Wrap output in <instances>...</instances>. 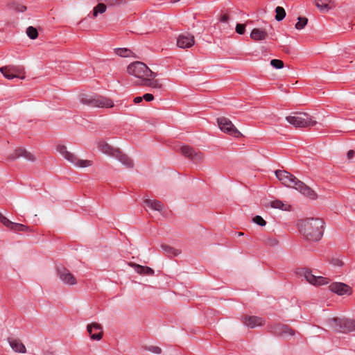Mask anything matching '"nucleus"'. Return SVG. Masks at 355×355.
<instances>
[{
    "label": "nucleus",
    "mask_w": 355,
    "mask_h": 355,
    "mask_svg": "<svg viewBox=\"0 0 355 355\" xmlns=\"http://www.w3.org/2000/svg\"><path fill=\"white\" fill-rule=\"evenodd\" d=\"M300 232L311 241H318L323 236L324 222L319 218H309L297 223Z\"/></svg>",
    "instance_id": "obj_1"
},
{
    "label": "nucleus",
    "mask_w": 355,
    "mask_h": 355,
    "mask_svg": "<svg viewBox=\"0 0 355 355\" xmlns=\"http://www.w3.org/2000/svg\"><path fill=\"white\" fill-rule=\"evenodd\" d=\"M276 178L285 186L293 187L299 191L302 194L311 199L316 197V193L303 182L299 180L291 173L282 170H277L275 172Z\"/></svg>",
    "instance_id": "obj_2"
},
{
    "label": "nucleus",
    "mask_w": 355,
    "mask_h": 355,
    "mask_svg": "<svg viewBox=\"0 0 355 355\" xmlns=\"http://www.w3.org/2000/svg\"><path fill=\"white\" fill-rule=\"evenodd\" d=\"M328 326L334 331L348 334L355 331V320L346 318H334L327 320Z\"/></svg>",
    "instance_id": "obj_3"
},
{
    "label": "nucleus",
    "mask_w": 355,
    "mask_h": 355,
    "mask_svg": "<svg viewBox=\"0 0 355 355\" xmlns=\"http://www.w3.org/2000/svg\"><path fill=\"white\" fill-rule=\"evenodd\" d=\"M80 101L85 105L92 107H114V102L106 97L96 94H82L80 96Z\"/></svg>",
    "instance_id": "obj_4"
},
{
    "label": "nucleus",
    "mask_w": 355,
    "mask_h": 355,
    "mask_svg": "<svg viewBox=\"0 0 355 355\" xmlns=\"http://www.w3.org/2000/svg\"><path fill=\"white\" fill-rule=\"evenodd\" d=\"M128 73L136 78L142 79V83L147 78H154L157 74L152 71L144 63L141 62H135L128 65L127 68Z\"/></svg>",
    "instance_id": "obj_5"
},
{
    "label": "nucleus",
    "mask_w": 355,
    "mask_h": 355,
    "mask_svg": "<svg viewBox=\"0 0 355 355\" xmlns=\"http://www.w3.org/2000/svg\"><path fill=\"white\" fill-rule=\"evenodd\" d=\"M286 121L295 128H306L315 125L317 122L306 113H299L295 116H288Z\"/></svg>",
    "instance_id": "obj_6"
},
{
    "label": "nucleus",
    "mask_w": 355,
    "mask_h": 355,
    "mask_svg": "<svg viewBox=\"0 0 355 355\" xmlns=\"http://www.w3.org/2000/svg\"><path fill=\"white\" fill-rule=\"evenodd\" d=\"M57 150L65 159L76 166L85 168L91 165L90 161L78 159L76 155L68 151L67 147L64 145H58L57 146Z\"/></svg>",
    "instance_id": "obj_7"
},
{
    "label": "nucleus",
    "mask_w": 355,
    "mask_h": 355,
    "mask_svg": "<svg viewBox=\"0 0 355 355\" xmlns=\"http://www.w3.org/2000/svg\"><path fill=\"white\" fill-rule=\"evenodd\" d=\"M268 329L271 334L279 337L287 338L292 337L295 335V332L293 329L283 324H274L270 325Z\"/></svg>",
    "instance_id": "obj_8"
},
{
    "label": "nucleus",
    "mask_w": 355,
    "mask_h": 355,
    "mask_svg": "<svg viewBox=\"0 0 355 355\" xmlns=\"http://www.w3.org/2000/svg\"><path fill=\"white\" fill-rule=\"evenodd\" d=\"M217 123L219 128L223 132L235 137H239L241 135L240 132L235 128L230 119L225 117H220L217 119Z\"/></svg>",
    "instance_id": "obj_9"
},
{
    "label": "nucleus",
    "mask_w": 355,
    "mask_h": 355,
    "mask_svg": "<svg viewBox=\"0 0 355 355\" xmlns=\"http://www.w3.org/2000/svg\"><path fill=\"white\" fill-rule=\"evenodd\" d=\"M300 275L304 276L305 279L313 285H325L329 283L328 279L322 276H315L309 269H302Z\"/></svg>",
    "instance_id": "obj_10"
},
{
    "label": "nucleus",
    "mask_w": 355,
    "mask_h": 355,
    "mask_svg": "<svg viewBox=\"0 0 355 355\" xmlns=\"http://www.w3.org/2000/svg\"><path fill=\"white\" fill-rule=\"evenodd\" d=\"M181 153L193 163H198L202 160L203 155L201 152L194 149L189 146H182L180 147Z\"/></svg>",
    "instance_id": "obj_11"
},
{
    "label": "nucleus",
    "mask_w": 355,
    "mask_h": 355,
    "mask_svg": "<svg viewBox=\"0 0 355 355\" xmlns=\"http://www.w3.org/2000/svg\"><path fill=\"white\" fill-rule=\"evenodd\" d=\"M57 273L63 284L69 286H73L76 284V279L68 269L62 266L58 267Z\"/></svg>",
    "instance_id": "obj_12"
},
{
    "label": "nucleus",
    "mask_w": 355,
    "mask_h": 355,
    "mask_svg": "<svg viewBox=\"0 0 355 355\" xmlns=\"http://www.w3.org/2000/svg\"><path fill=\"white\" fill-rule=\"evenodd\" d=\"M194 43V37L189 33L181 34L177 38V46L181 49L190 48Z\"/></svg>",
    "instance_id": "obj_13"
},
{
    "label": "nucleus",
    "mask_w": 355,
    "mask_h": 355,
    "mask_svg": "<svg viewBox=\"0 0 355 355\" xmlns=\"http://www.w3.org/2000/svg\"><path fill=\"white\" fill-rule=\"evenodd\" d=\"M87 331L92 340H99L101 339L103 336L101 326L96 323H92L88 324L87 327Z\"/></svg>",
    "instance_id": "obj_14"
},
{
    "label": "nucleus",
    "mask_w": 355,
    "mask_h": 355,
    "mask_svg": "<svg viewBox=\"0 0 355 355\" xmlns=\"http://www.w3.org/2000/svg\"><path fill=\"white\" fill-rule=\"evenodd\" d=\"M243 323L248 328H255L262 326L264 323L263 318L257 316L245 315L243 318Z\"/></svg>",
    "instance_id": "obj_15"
},
{
    "label": "nucleus",
    "mask_w": 355,
    "mask_h": 355,
    "mask_svg": "<svg viewBox=\"0 0 355 355\" xmlns=\"http://www.w3.org/2000/svg\"><path fill=\"white\" fill-rule=\"evenodd\" d=\"M19 157H24L28 161L33 162L35 159V157L33 154H31L30 152H28L26 149L19 148L17 149L14 153L11 154L8 159L10 160H15L16 159Z\"/></svg>",
    "instance_id": "obj_16"
},
{
    "label": "nucleus",
    "mask_w": 355,
    "mask_h": 355,
    "mask_svg": "<svg viewBox=\"0 0 355 355\" xmlns=\"http://www.w3.org/2000/svg\"><path fill=\"white\" fill-rule=\"evenodd\" d=\"M329 290L339 295L350 294V287L344 283L335 282L329 286Z\"/></svg>",
    "instance_id": "obj_17"
},
{
    "label": "nucleus",
    "mask_w": 355,
    "mask_h": 355,
    "mask_svg": "<svg viewBox=\"0 0 355 355\" xmlns=\"http://www.w3.org/2000/svg\"><path fill=\"white\" fill-rule=\"evenodd\" d=\"M9 345L15 352L18 353H26V349L21 341L17 338H9L8 339Z\"/></svg>",
    "instance_id": "obj_18"
},
{
    "label": "nucleus",
    "mask_w": 355,
    "mask_h": 355,
    "mask_svg": "<svg viewBox=\"0 0 355 355\" xmlns=\"http://www.w3.org/2000/svg\"><path fill=\"white\" fill-rule=\"evenodd\" d=\"M144 202L150 209L155 210V211H157L160 212L161 214H164V212H163L164 205L160 201L157 200L145 198L144 200Z\"/></svg>",
    "instance_id": "obj_19"
},
{
    "label": "nucleus",
    "mask_w": 355,
    "mask_h": 355,
    "mask_svg": "<svg viewBox=\"0 0 355 355\" xmlns=\"http://www.w3.org/2000/svg\"><path fill=\"white\" fill-rule=\"evenodd\" d=\"M98 148L101 153L112 157L118 150V149L113 148L105 141H99L98 144Z\"/></svg>",
    "instance_id": "obj_20"
},
{
    "label": "nucleus",
    "mask_w": 355,
    "mask_h": 355,
    "mask_svg": "<svg viewBox=\"0 0 355 355\" xmlns=\"http://www.w3.org/2000/svg\"><path fill=\"white\" fill-rule=\"evenodd\" d=\"M114 158L118 159L122 164L128 168L133 167L132 161L125 154L122 153L120 150H117L114 155Z\"/></svg>",
    "instance_id": "obj_21"
},
{
    "label": "nucleus",
    "mask_w": 355,
    "mask_h": 355,
    "mask_svg": "<svg viewBox=\"0 0 355 355\" xmlns=\"http://www.w3.org/2000/svg\"><path fill=\"white\" fill-rule=\"evenodd\" d=\"M332 2V0H315V4L317 8L321 12H328L332 8L330 3Z\"/></svg>",
    "instance_id": "obj_22"
},
{
    "label": "nucleus",
    "mask_w": 355,
    "mask_h": 355,
    "mask_svg": "<svg viewBox=\"0 0 355 355\" xmlns=\"http://www.w3.org/2000/svg\"><path fill=\"white\" fill-rule=\"evenodd\" d=\"M135 272L140 275H153L154 274V270L148 266H141L135 263H130Z\"/></svg>",
    "instance_id": "obj_23"
},
{
    "label": "nucleus",
    "mask_w": 355,
    "mask_h": 355,
    "mask_svg": "<svg viewBox=\"0 0 355 355\" xmlns=\"http://www.w3.org/2000/svg\"><path fill=\"white\" fill-rule=\"evenodd\" d=\"M267 36V32L261 28H254L250 33V37L256 41L264 40Z\"/></svg>",
    "instance_id": "obj_24"
},
{
    "label": "nucleus",
    "mask_w": 355,
    "mask_h": 355,
    "mask_svg": "<svg viewBox=\"0 0 355 355\" xmlns=\"http://www.w3.org/2000/svg\"><path fill=\"white\" fill-rule=\"evenodd\" d=\"M270 207L275 209H279L283 211L290 210L291 205L284 203L279 200H274L270 202Z\"/></svg>",
    "instance_id": "obj_25"
},
{
    "label": "nucleus",
    "mask_w": 355,
    "mask_h": 355,
    "mask_svg": "<svg viewBox=\"0 0 355 355\" xmlns=\"http://www.w3.org/2000/svg\"><path fill=\"white\" fill-rule=\"evenodd\" d=\"M153 78H147L144 79V82L142 85L144 86L150 87L153 89H161L162 87V84L157 80H153Z\"/></svg>",
    "instance_id": "obj_26"
},
{
    "label": "nucleus",
    "mask_w": 355,
    "mask_h": 355,
    "mask_svg": "<svg viewBox=\"0 0 355 355\" xmlns=\"http://www.w3.org/2000/svg\"><path fill=\"white\" fill-rule=\"evenodd\" d=\"M7 227L14 232H27L29 230L28 226L21 223H13L12 221L10 222V224Z\"/></svg>",
    "instance_id": "obj_27"
},
{
    "label": "nucleus",
    "mask_w": 355,
    "mask_h": 355,
    "mask_svg": "<svg viewBox=\"0 0 355 355\" xmlns=\"http://www.w3.org/2000/svg\"><path fill=\"white\" fill-rule=\"evenodd\" d=\"M161 248L168 256H177L180 253L178 250L166 244H162Z\"/></svg>",
    "instance_id": "obj_28"
},
{
    "label": "nucleus",
    "mask_w": 355,
    "mask_h": 355,
    "mask_svg": "<svg viewBox=\"0 0 355 355\" xmlns=\"http://www.w3.org/2000/svg\"><path fill=\"white\" fill-rule=\"evenodd\" d=\"M114 51L116 55L123 58L130 57L132 54V51L126 48H117L114 49Z\"/></svg>",
    "instance_id": "obj_29"
},
{
    "label": "nucleus",
    "mask_w": 355,
    "mask_h": 355,
    "mask_svg": "<svg viewBox=\"0 0 355 355\" xmlns=\"http://www.w3.org/2000/svg\"><path fill=\"white\" fill-rule=\"evenodd\" d=\"M106 5L103 2H100L94 8L93 15L97 17L98 13L103 14L106 11Z\"/></svg>",
    "instance_id": "obj_30"
},
{
    "label": "nucleus",
    "mask_w": 355,
    "mask_h": 355,
    "mask_svg": "<svg viewBox=\"0 0 355 355\" xmlns=\"http://www.w3.org/2000/svg\"><path fill=\"white\" fill-rule=\"evenodd\" d=\"M275 12H276L275 19L277 21H281L286 17V11L283 7L277 6L275 8Z\"/></svg>",
    "instance_id": "obj_31"
},
{
    "label": "nucleus",
    "mask_w": 355,
    "mask_h": 355,
    "mask_svg": "<svg viewBox=\"0 0 355 355\" xmlns=\"http://www.w3.org/2000/svg\"><path fill=\"white\" fill-rule=\"evenodd\" d=\"M6 69H9L13 73L17 74L19 76L23 71V69L22 68H21L19 67H17V66H12V65L1 67L0 68V71H3Z\"/></svg>",
    "instance_id": "obj_32"
},
{
    "label": "nucleus",
    "mask_w": 355,
    "mask_h": 355,
    "mask_svg": "<svg viewBox=\"0 0 355 355\" xmlns=\"http://www.w3.org/2000/svg\"><path fill=\"white\" fill-rule=\"evenodd\" d=\"M298 21L295 24V28L297 30L303 29L307 24L308 19L304 17H299Z\"/></svg>",
    "instance_id": "obj_33"
},
{
    "label": "nucleus",
    "mask_w": 355,
    "mask_h": 355,
    "mask_svg": "<svg viewBox=\"0 0 355 355\" xmlns=\"http://www.w3.org/2000/svg\"><path fill=\"white\" fill-rule=\"evenodd\" d=\"M26 34L31 40H35L38 36L37 30L33 26H29L27 28Z\"/></svg>",
    "instance_id": "obj_34"
},
{
    "label": "nucleus",
    "mask_w": 355,
    "mask_h": 355,
    "mask_svg": "<svg viewBox=\"0 0 355 355\" xmlns=\"http://www.w3.org/2000/svg\"><path fill=\"white\" fill-rule=\"evenodd\" d=\"M1 72L3 73V76L5 78H6L7 79H8V80H11V79H13L15 78H19L21 79H23L24 78V76L20 77V76H19V75L13 73L9 69H6L5 71H1Z\"/></svg>",
    "instance_id": "obj_35"
},
{
    "label": "nucleus",
    "mask_w": 355,
    "mask_h": 355,
    "mask_svg": "<svg viewBox=\"0 0 355 355\" xmlns=\"http://www.w3.org/2000/svg\"><path fill=\"white\" fill-rule=\"evenodd\" d=\"M270 64L274 68L279 69L284 67V62L281 60L272 59L270 61Z\"/></svg>",
    "instance_id": "obj_36"
},
{
    "label": "nucleus",
    "mask_w": 355,
    "mask_h": 355,
    "mask_svg": "<svg viewBox=\"0 0 355 355\" xmlns=\"http://www.w3.org/2000/svg\"><path fill=\"white\" fill-rule=\"evenodd\" d=\"M99 2H103L108 6H115L121 3V0H98Z\"/></svg>",
    "instance_id": "obj_37"
},
{
    "label": "nucleus",
    "mask_w": 355,
    "mask_h": 355,
    "mask_svg": "<svg viewBox=\"0 0 355 355\" xmlns=\"http://www.w3.org/2000/svg\"><path fill=\"white\" fill-rule=\"evenodd\" d=\"M252 220L259 226H265L266 224V220L260 216H256L253 218Z\"/></svg>",
    "instance_id": "obj_38"
},
{
    "label": "nucleus",
    "mask_w": 355,
    "mask_h": 355,
    "mask_svg": "<svg viewBox=\"0 0 355 355\" xmlns=\"http://www.w3.org/2000/svg\"><path fill=\"white\" fill-rule=\"evenodd\" d=\"M330 263L331 264L336 267H341L343 265V261L336 257L332 258L330 260Z\"/></svg>",
    "instance_id": "obj_39"
},
{
    "label": "nucleus",
    "mask_w": 355,
    "mask_h": 355,
    "mask_svg": "<svg viewBox=\"0 0 355 355\" xmlns=\"http://www.w3.org/2000/svg\"><path fill=\"white\" fill-rule=\"evenodd\" d=\"M146 349L152 353L159 354L162 352V349L160 347L157 346H149L146 347Z\"/></svg>",
    "instance_id": "obj_40"
},
{
    "label": "nucleus",
    "mask_w": 355,
    "mask_h": 355,
    "mask_svg": "<svg viewBox=\"0 0 355 355\" xmlns=\"http://www.w3.org/2000/svg\"><path fill=\"white\" fill-rule=\"evenodd\" d=\"M245 26L242 24H237L236 26V32L240 35H243L245 33Z\"/></svg>",
    "instance_id": "obj_41"
},
{
    "label": "nucleus",
    "mask_w": 355,
    "mask_h": 355,
    "mask_svg": "<svg viewBox=\"0 0 355 355\" xmlns=\"http://www.w3.org/2000/svg\"><path fill=\"white\" fill-rule=\"evenodd\" d=\"M0 222H1L6 227L8 226L10 220L7 218L0 211Z\"/></svg>",
    "instance_id": "obj_42"
},
{
    "label": "nucleus",
    "mask_w": 355,
    "mask_h": 355,
    "mask_svg": "<svg viewBox=\"0 0 355 355\" xmlns=\"http://www.w3.org/2000/svg\"><path fill=\"white\" fill-rule=\"evenodd\" d=\"M266 243L270 246H276L278 244V241L275 238H268L266 240Z\"/></svg>",
    "instance_id": "obj_43"
},
{
    "label": "nucleus",
    "mask_w": 355,
    "mask_h": 355,
    "mask_svg": "<svg viewBox=\"0 0 355 355\" xmlns=\"http://www.w3.org/2000/svg\"><path fill=\"white\" fill-rule=\"evenodd\" d=\"M143 99L147 102H150L154 99V96L151 94H145L143 96Z\"/></svg>",
    "instance_id": "obj_44"
},
{
    "label": "nucleus",
    "mask_w": 355,
    "mask_h": 355,
    "mask_svg": "<svg viewBox=\"0 0 355 355\" xmlns=\"http://www.w3.org/2000/svg\"><path fill=\"white\" fill-rule=\"evenodd\" d=\"M27 8L26 6H24V5H18L16 8H15V10L17 12H24L26 10Z\"/></svg>",
    "instance_id": "obj_45"
},
{
    "label": "nucleus",
    "mask_w": 355,
    "mask_h": 355,
    "mask_svg": "<svg viewBox=\"0 0 355 355\" xmlns=\"http://www.w3.org/2000/svg\"><path fill=\"white\" fill-rule=\"evenodd\" d=\"M229 20V17L227 15H223L220 17V21L223 23H227Z\"/></svg>",
    "instance_id": "obj_46"
},
{
    "label": "nucleus",
    "mask_w": 355,
    "mask_h": 355,
    "mask_svg": "<svg viewBox=\"0 0 355 355\" xmlns=\"http://www.w3.org/2000/svg\"><path fill=\"white\" fill-rule=\"evenodd\" d=\"M354 155V151L353 150H349L347 153V159H352Z\"/></svg>",
    "instance_id": "obj_47"
},
{
    "label": "nucleus",
    "mask_w": 355,
    "mask_h": 355,
    "mask_svg": "<svg viewBox=\"0 0 355 355\" xmlns=\"http://www.w3.org/2000/svg\"><path fill=\"white\" fill-rule=\"evenodd\" d=\"M143 100V96H137L134 98V103L137 104L140 103Z\"/></svg>",
    "instance_id": "obj_48"
},
{
    "label": "nucleus",
    "mask_w": 355,
    "mask_h": 355,
    "mask_svg": "<svg viewBox=\"0 0 355 355\" xmlns=\"http://www.w3.org/2000/svg\"><path fill=\"white\" fill-rule=\"evenodd\" d=\"M46 355H53V354H52L51 353H49Z\"/></svg>",
    "instance_id": "obj_49"
}]
</instances>
